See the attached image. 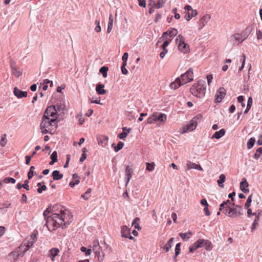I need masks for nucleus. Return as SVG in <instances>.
Segmentation results:
<instances>
[{
  "mask_svg": "<svg viewBox=\"0 0 262 262\" xmlns=\"http://www.w3.org/2000/svg\"><path fill=\"white\" fill-rule=\"evenodd\" d=\"M46 221V226L48 230L52 231L55 229L56 228L61 227L62 229L66 228L67 226L69 225L70 222H67L64 220V216L59 215L58 214L54 213L48 218L45 219Z\"/></svg>",
  "mask_w": 262,
  "mask_h": 262,
  "instance_id": "1",
  "label": "nucleus"
},
{
  "mask_svg": "<svg viewBox=\"0 0 262 262\" xmlns=\"http://www.w3.org/2000/svg\"><path fill=\"white\" fill-rule=\"evenodd\" d=\"M193 79V70L192 68H190L185 73L181 74L180 77H177L174 81L171 82L169 87L171 89L175 90L181 86L191 82Z\"/></svg>",
  "mask_w": 262,
  "mask_h": 262,
  "instance_id": "2",
  "label": "nucleus"
},
{
  "mask_svg": "<svg viewBox=\"0 0 262 262\" xmlns=\"http://www.w3.org/2000/svg\"><path fill=\"white\" fill-rule=\"evenodd\" d=\"M251 26H247L242 33H236L230 36L229 42L232 43L233 46H237L246 39L252 31Z\"/></svg>",
  "mask_w": 262,
  "mask_h": 262,
  "instance_id": "3",
  "label": "nucleus"
},
{
  "mask_svg": "<svg viewBox=\"0 0 262 262\" xmlns=\"http://www.w3.org/2000/svg\"><path fill=\"white\" fill-rule=\"evenodd\" d=\"M206 85L204 80L201 79L197 83H194L190 89L192 95L198 98L203 97L206 93Z\"/></svg>",
  "mask_w": 262,
  "mask_h": 262,
  "instance_id": "4",
  "label": "nucleus"
},
{
  "mask_svg": "<svg viewBox=\"0 0 262 262\" xmlns=\"http://www.w3.org/2000/svg\"><path fill=\"white\" fill-rule=\"evenodd\" d=\"M233 207L226 206V211L224 213L231 217H236L243 214V208L241 206L232 204Z\"/></svg>",
  "mask_w": 262,
  "mask_h": 262,
  "instance_id": "5",
  "label": "nucleus"
},
{
  "mask_svg": "<svg viewBox=\"0 0 262 262\" xmlns=\"http://www.w3.org/2000/svg\"><path fill=\"white\" fill-rule=\"evenodd\" d=\"M40 128H50L54 130L57 127V121L56 118H50L46 116H43L42 117V121L40 123Z\"/></svg>",
  "mask_w": 262,
  "mask_h": 262,
  "instance_id": "6",
  "label": "nucleus"
},
{
  "mask_svg": "<svg viewBox=\"0 0 262 262\" xmlns=\"http://www.w3.org/2000/svg\"><path fill=\"white\" fill-rule=\"evenodd\" d=\"M176 40L178 43L179 50L184 53H186L189 49V46L187 43H185L184 37L181 34H180Z\"/></svg>",
  "mask_w": 262,
  "mask_h": 262,
  "instance_id": "7",
  "label": "nucleus"
},
{
  "mask_svg": "<svg viewBox=\"0 0 262 262\" xmlns=\"http://www.w3.org/2000/svg\"><path fill=\"white\" fill-rule=\"evenodd\" d=\"M36 241V234L34 233L31 235L28 239L25 240L19 246H23L21 249L25 247V251H28L30 248L33 247Z\"/></svg>",
  "mask_w": 262,
  "mask_h": 262,
  "instance_id": "8",
  "label": "nucleus"
},
{
  "mask_svg": "<svg viewBox=\"0 0 262 262\" xmlns=\"http://www.w3.org/2000/svg\"><path fill=\"white\" fill-rule=\"evenodd\" d=\"M23 246H19L15 250L11 252L8 255V260L9 262H16L19 257L23 256V253H19V250Z\"/></svg>",
  "mask_w": 262,
  "mask_h": 262,
  "instance_id": "9",
  "label": "nucleus"
},
{
  "mask_svg": "<svg viewBox=\"0 0 262 262\" xmlns=\"http://www.w3.org/2000/svg\"><path fill=\"white\" fill-rule=\"evenodd\" d=\"M43 116L46 117H52L53 118H56L57 119L58 114L57 113V110L55 108V106H48L45 111Z\"/></svg>",
  "mask_w": 262,
  "mask_h": 262,
  "instance_id": "10",
  "label": "nucleus"
},
{
  "mask_svg": "<svg viewBox=\"0 0 262 262\" xmlns=\"http://www.w3.org/2000/svg\"><path fill=\"white\" fill-rule=\"evenodd\" d=\"M52 214L54 213H57L59 215L64 216V220H66V213L64 212V211L62 209V207H61V206L58 204H55L52 206Z\"/></svg>",
  "mask_w": 262,
  "mask_h": 262,
  "instance_id": "11",
  "label": "nucleus"
},
{
  "mask_svg": "<svg viewBox=\"0 0 262 262\" xmlns=\"http://www.w3.org/2000/svg\"><path fill=\"white\" fill-rule=\"evenodd\" d=\"M204 242V239H199L195 242H194L193 244L190 245L189 247V252L191 253L194 252L196 249L198 248H201L203 247V242Z\"/></svg>",
  "mask_w": 262,
  "mask_h": 262,
  "instance_id": "12",
  "label": "nucleus"
},
{
  "mask_svg": "<svg viewBox=\"0 0 262 262\" xmlns=\"http://www.w3.org/2000/svg\"><path fill=\"white\" fill-rule=\"evenodd\" d=\"M226 95V90L225 89L221 87L216 92L215 94V96L216 98H215L216 102H220L222 101V99L224 98Z\"/></svg>",
  "mask_w": 262,
  "mask_h": 262,
  "instance_id": "13",
  "label": "nucleus"
},
{
  "mask_svg": "<svg viewBox=\"0 0 262 262\" xmlns=\"http://www.w3.org/2000/svg\"><path fill=\"white\" fill-rule=\"evenodd\" d=\"M196 126V122L192 119L187 125L184 126L183 130L184 133L192 131L195 129Z\"/></svg>",
  "mask_w": 262,
  "mask_h": 262,
  "instance_id": "14",
  "label": "nucleus"
},
{
  "mask_svg": "<svg viewBox=\"0 0 262 262\" xmlns=\"http://www.w3.org/2000/svg\"><path fill=\"white\" fill-rule=\"evenodd\" d=\"M13 93L18 98L26 97L28 94L27 92L21 91L17 87L14 88Z\"/></svg>",
  "mask_w": 262,
  "mask_h": 262,
  "instance_id": "15",
  "label": "nucleus"
},
{
  "mask_svg": "<svg viewBox=\"0 0 262 262\" xmlns=\"http://www.w3.org/2000/svg\"><path fill=\"white\" fill-rule=\"evenodd\" d=\"M108 138L105 136H100L97 137L98 144L102 147H105L108 142Z\"/></svg>",
  "mask_w": 262,
  "mask_h": 262,
  "instance_id": "16",
  "label": "nucleus"
},
{
  "mask_svg": "<svg viewBox=\"0 0 262 262\" xmlns=\"http://www.w3.org/2000/svg\"><path fill=\"white\" fill-rule=\"evenodd\" d=\"M154 114L156 121H159L165 122L166 121L167 116L165 114L161 113H155Z\"/></svg>",
  "mask_w": 262,
  "mask_h": 262,
  "instance_id": "17",
  "label": "nucleus"
},
{
  "mask_svg": "<svg viewBox=\"0 0 262 262\" xmlns=\"http://www.w3.org/2000/svg\"><path fill=\"white\" fill-rule=\"evenodd\" d=\"M211 16L209 14H206L204 15L200 19V29H202L207 23V22L210 19Z\"/></svg>",
  "mask_w": 262,
  "mask_h": 262,
  "instance_id": "18",
  "label": "nucleus"
},
{
  "mask_svg": "<svg viewBox=\"0 0 262 262\" xmlns=\"http://www.w3.org/2000/svg\"><path fill=\"white\" fill-rule=\"evenodd\" d=\"M133 172V170L132 168H130L129 166H127L126 167L125 169V179H126V185H127L129 181H130V179L132 178V173Z\"/></svg>",
  "mask_w": 262,
  "mask_h": 262,
  "instance_id": "19",
  "label": "nucleus"
},
{
  "mask_svg": "<svg viewBox=\"0 0 262 262\" xmlns=\"http://www.w3.org/2000/svg\"><path fill=\"white\" fill-rule=\"evenodd\" d=\"M59 250L57 248L51 249L49 251V256L52 260H54V258L58 254Z\"/></svg>",
  "mask_w": 262,
  "mask_h": 262,
  "instance_id": "20",
  "label": "nucleus"
},
{
  "mask_svg": "<svg viewBox=\"0 0 262 262\" xmlns=\"http://www.w3.org/2000/svg\"><path fill=\"white\" fill-rule=\"evenodd\" d=\"M104 85L101 83H98L96 87V91L99 95H105L106 93V90L104 89Z\"/></svg>",
  "mask_w": 262,
  "mask_h": 262,
  "instance_id": "21",
  "label": "nucleus"
},
{
  "mask_svg": "<svg viewBox=\"0 0 262 262\" xmlns=\"http://www.w3.org/2000/svg\"><path fill=\"white\" fill-rule=\"evenodd\" d=\"M187 169H197V170H203L202 167L200 165L196 164L194 163H192L190 161H188L187 162Z\"/></svg>",
  "mask_w": 262,
  "mask_h": 262,
  "instance_id": "22",
  "label": "nucleus"
},
{
  "mask_svg": "<svg viewBox=\"0 0 262 262\" xmlns=\"http://www.w3.org/2000/svg\"><path fill=\"white\" fill-rule=\"evenodd\" d=\"M52 176L54 181L60 180L63 177V174L61 173L60 171L57 170H54L52 173Z\"/></svg>",
  "mask_w": 262,
  "mask_h": 262,
  "instance_id": "23",
  "label": "nucleus"
},
{
  "mask_svg": "<svg viewBox=\"0 0 262 262\" xmlns=\"http://www.w3.org/2000/svg\"><path fill=\"white\" fill-rule=\"evenodd\" d=\"M233 203H232L229 200H227L226 201H224L220 205V210L222 211L223 212L226 211V206H232Z\"/></svg>",
  "mask_w": 262,
  "mask_h": 262,
  "instance_id": "24",
  "label": "nucleus"
},
{
  "mask_svg": "<svg viewBox=\"0 0 262 262\" xmlns=\"http://www.w3.org/2000/svg\"><path fill=\"white\" fill-rule=\"evenodd\" d=\"M225 134V130L224 129L222 128L220 129L219 131L216 132L212 136L211 139L215 138L216 139H220L222 137H223Z\"/></svg>",
  "mask_w": 262,
  "mask_h": 262,
  "instance_id": "25",
  "label": "nucleus"
},
{
  "mask_svg": "<svg viewBox=\"0 0 262 262\" xmlns=\"http://www.w3.org/2000/svg\"><path fill=\"white\" fill-rule=\"evenodd\" d=\"M198 15V12L196 10H192L190 13L187 12L185 14V18L187 20H190L192 17L196 16Z\"/></svg>",
  "mask_w": 262,
  "mask_h": 262,
  "instance_id": "26",
  "label": "nucleus"
},
{
  "mask_svg": "<svg viewBox=\"0 0 262 262\" xmlns=\"http://www.w3.org/2000/svg\"><path fill=\"white\" fill-rule=\"evenodd\" d=\"M226 180V176L224 174H221L219 177V179L217 181L218 185L221 187L224 188V185L223 183L225 182Z\"/></svg>",
  "mask_w": 262,
  "mask_h": 262,
  "instance_id": "27",
  "label": "nucleus"
},
{
  "mask_svg": "<svg viewBox=\"0 0 262 262\" xmlns=\"http://www.w3.org/2000/svg\"><path fill=\"white\" fill-rule=\"evenodd\" d=\"M203 247L207 251H210L212 249V244L211 242L207 239H204L203 242Z\"/></svg>",
  "mask_w": 262,
  "mask_h": 262,
  "instance_id": "28",
  "label": "nucleus"
},
{
  "mask_svg": "<svg viewBox=\"0 0 262 262\" xmlns=\"http://www.w3.org/2000/svg\"><path fill=\"white\" fill-rule=\"evenodd\" d=\"M192 235V233L191 232H188L187 233H180L179 236L182 238L183 241H187Z\"/></svg>",
  "mask_w": 262,
  "mask_h": 262,
  "instance_id": "29",
  "label": "nucleus"
},
{
  "mask_svg": "<svg viewBox=\"0 0 262 262\" xmlns=\"http://www.w3.org/2000/svg\"><path fill=\"white\" fill-rule=\"evenodd\" d=\"M113 24V15L112 14H111L109 16L108 23L107 28V32L108 33H110L112 30Z\"/></svg>",
  "mask_w": 262,
  "mask_h": 262,
  "instance_id": "30",
  "label": "nucleus"
},
{
  "mask_svg": "<svg viewBox=\"0 0 262 262\" xmlns=\"http://www.w3.org/2000/svg\"><path fill=\"white\" fill-rule=\"evenodd\" d=\"M121 232L122 236L125 238L128 237V235L130 234L129 229L125 226L121 228Z\"/></svg>",
  "mask_w": 262,
  "mask_h": 262,
  "instance_id": "31",
  "label": "nucleus"
},
{
  "mask_svg": "<svg viewBox=\"0 0 262 262\" xmlns=\"http://www.w3.org/2000/svg\"><path fill=\"white\" fill-rule=\"evenodd\" d=\"M95 253V256L98 257V260L99 262H101L103 259V257L104 256V254L102 251L101 252L100 251V250H98L97 251L95 250V252H94Z\"/></svg>",
  "mask_w": 262,
  "mask_h": 262,
  "instance_id": "32",
  "label": "nucleus"
},
{
  "mask_svg": "<svg viewBox=\"0 0 262 262\" xmlns=\"http://www.w3.org/2000/svg\"><path fill=\"white\" fill-rule=\"evenodd\" d=\"M174 238H170L168 242L164 246V249L165 250V252H168L169 251V249L171 248V244L173 242Z\"/></svg>",
  "mask_w": 262,
  "mask_h": 262,
  "instance_id": "33",
  "label": "nucleus"
},
{
  "mask_svg": "<svg viewBox=\"0 0 262 262\" xmlns=\"http://www.w3.org/2000/svg\"><path fill=\"white\" fill-rule=\"evenodd\" d=\"M166 32H168L169 38H171V40L178 33L177 30L174 28H171L170 29L168 30Z\"/></svg>",
  "mask_w": 262,
  "mask_h": 262,
  "instance_id": "34",
  "label": "nucleus"
},
{
  "mask_svg": "<svg viewBox=\"0 0 262 262\" xmlns=\"http://www.w3.org/2000/svg\"><path fill=\"white\" fill-rule=\"evenodd\" d=\"M167 39H169V36L168 35V32H164L162 36L159 38L157 44L158 43L161 42L162 41L166 40Z\"/></svg>",
  "mask_w": 262,
  "mask_h": 262,
  "instance_id": "35",
  "label": "nucleus"
},
{
  "mask_svg": "<svg viewBox=\"0 0 262 262\" xmlns=\"http://www.w3.org/2000/svg\"><path fill=\"white\" fill-rule=\"evenodd\" d=\"M35 168L34 166H32L30 167L29 171L28 173V178L29 180L32 179L34 175H36V173L34 172Z\"/></svg>",
  "mask_w": 262,
  "mask_h": 262,
  "instance_id": "36",
  "label": "nucleus"
},
{
  "mask_svg": "<svg viewBox=\"0 0 262 262\" xmlns=\"http://www.w3.org/2000/svg\"><path fill=\"white\" fill-rule=\"evenodd\" d=\"M255 142V139L254 138L252 137V138H251L248 143H247V148L248 149H251L254 145V143Z\"/></svg>",
  "mask_w": 262,
  "mask_h": 262,
  "instance_id": "37",
  "label": "nucleus"
},
{
  "mask_svg": "<svg viewBox=\"0 0 262 262\" xmlns=\"http://www.w3.org/2000/svg\"><path fill=\"white\" fill-rule=\"evenodd\" d=\"M112 146H114L115 151L116 152H118L123 148L124 146V143L121 141H119L117 146H115V144H113Z\"/></svg>",
  "mask_w": 262,
  "mask_h": 262,
  "instance_id": "38",
  "label": "nucleus"
},
{
  "mask_svg": "<svg viewBox=\"0 0 262 262\" xmlns=\"http://www.w3.org/2000/svg\"><path fill=\"white\" fill-rule=\"evenodd\" d=\"M12 74L16 77H18L22 74L23 71L16 68L12 70Z\"/></svg>",
  "mask_w": 262,
  "mask_h": 262,
  "instance_id": "39",
  "label": "nucleus"
},
{
  "mask_svg": "<svg viewBox=\"0 0 262 262\" xmlns=\"http://www.w3.org/2000/svg\"><path fill=\"white\" fill-rule=\"evenodd\" d=\"M108 68L105 66H103L99 69V72L102 73L103 77L106 78L107 76V72L108 71Z\"/></svg>",
  "mask_w": 262,
  "mask_h": 262,
  "instance_id": "40",
  "label": "nucleus"
},
{
  "mask_svg": "<svg viewBox=\"0 0 262 262\" xmlns=\"http://www.w3.org/2000/svg\"><path fill=\"white\" fill-rule=\"evenodd\" d=\"M93 251L95 252L96 251H97L98 250H100L101 248V247L99 245V242L98 240H95L93 243Z\"/></svg>",
  "mask_w": 262,
  "mask_h": 262,
  "instance_id": "41",
  "label": "nucleus"
},
{
  "mask_svg": "<svg viewBox=\"0 0 262 262\" xmlns=\"http://www.w3.org/2000/svg\"><path fill=\"white\" fill-rule=\"evenodd\" d=\"M260 156H262V147H259L256 149L254 156V158L256 160H257L259 158Z\"/></svg>",
  "mask_w": 262,
  "mask_h": 262,
  "instance_id": "42",
  "label": "nucleus"
},
{
  "mask_svg": "<svg viewBox=\"0 0 262 262\" xmlns=\"http://www.w3.org/2000/svg\"><path fill=\"white\" fill-rule=\"evenodd\" d=\"M52 206L51 205L49 206L46 210L44 211L43 215L44 216L45 219L48 218V214L51 212L52 213Z\"/></svg>",
  "mask_w": 262,
  "mask_h": 262,
  "instance_id": "43",
  "label": "nucleus"
},
{
  "mask_svg": "<svg viewBox=\"0 0 262 262\" xmlns=\"http://www.w3.org/2000/svg\"><path fill=\"white\" fill-rule=\"evenodd\" d=\"M252 194L250 195L246 201V202L245 204V208L246 209H248L251 206V203L252 202Z\"/></svg>",
  "mask_w": 262,
  "mask_h": 262,
  "instance_id": "44",
  "label": "nucleus"
},
{
  "mask_svg": "<svg viewBox=\"0 0 262 262\" xmlns=\"http://www.w3.org/2000/svg\"><path fill=\"white\" fill-rule=\"evenodd\" d=\"M259 217L258 215H256V216L255 217V219H254L253 223L252 224V227H251L252 231H253L255 229L256 225V224H257L258 222L259 221Z\"/></svg>",
  "mask_w": 262,
  "mask_h": 262,
  "instance_id": "45",
  "label": "nucleus"
},
{
  "mask_svg": "<svg viewBox=\"0 0 262 262\" xmlns=\"http://www.w3.org/2000/svg\"><path fill=\"white\" fill-rule=\"evenodd\" d=\"M249 184L247 180L245 178H243L242 182L240 183V189L243 188V187L247 188Z\"/></svg>",
  "mask_w": 262,
  "mask_h": 262,
  "instance_id": "46",
  "label": "nucleus"
},
{
  "mask_svg": "<svg viewBox=\"0 0 262 262\" xmlns=\"http://www.w3.org/2000/svg\"><path fill=\"white\" fill-rule=\"evenodd\" d=\"M155 164L154 162L151 163H146V169L149 171H152L155 169Z\"/></svg>",
  "mask_w": 262,
  "mask_h": 262,
  "instance_id": "47",
  "label": "nucleus"
},
{
  "mask_svg": "<svg viewBox=\"0 0 262 262\" xmlns=\"http://www.w3.org/2000/svg\"><path fill=\"white\" fill-rule=\"evenodd\" d=\"M91 191L92 189L91 188H89L84 194H82L81 197L85 200H88L89 198L90 194Z\"/></svg>",
  "mask_w": 262,
  "mask_h": 262,
  "instance_id": "48",
  "label": "nucleus"
},
{
  "mask_svg": "<svg viewBox=\"0 0 262 262\" xmlns=\"http://www.w3.org/2000/svg\"><path fill=\"white\" fill-rule=\"evenodd\" d=\"M3 182L5 183H12V184H14L15 182H16V180L15 179H14V178H9V177H8V178H5L4 180H3Z\"/></svg>",
  "mask_w": 262,
  "mask_h": 262,
  "instance_id": "49",
  "label": "nucleus"
},
{
  "mask_svg": "<svg viewBox=\"0 0 262 262\" xmlns=\"http://www.w3.org/2000/svg\"><path fill=\"white\" fill-rule=\"evenodd\" d=\"M139 221H140V219L138 217H136L135 219H134V220L133 222V223H132L133 225H134L135 228L136 229H137L138 230H139L140 229H141V228L139 226V223H138Z\"/></svg>",
  "mask_w": 262,
  "mask_h": 262,
  "instance_id": "50",
  "label": "nucleus"
},
{
  "mask_svg": "<svg viewBox=\"0 0 262 262\" xmlns=\"http://www.w3.org/2000/svg\"><path fill=\"white\" fill-rule=\"evenodd\" d=\"M95 24L96 25L94 30L96 32H100L101 30V27L100 26V21L99 20H95Z\"/></svg>",
  "mask_w": 262,
  "mask_h": 262,
  "instance_id": "51",
  "label": "nucleus"
},
{
  "mask_svg": "<svg viewBox=\"0 0 262 262\" xmlns=\"http://www.w3.org/2000/svg\"><path fill=\"white\" fill-rule=\"evenodd\" d=\"M181 243H178L175 247V254L176 256H178L180 253V247H181Z\"/></svg>",
  "mask_w": 262,
  "mask_h": 262,
  "instance_id": "52",
  "label": "nucleus"
},
{
  "mask_svg": "<svg viewBox=\"0 0 262 262\" xmlns=\"http://www.w3.org/2000/svg\"><path fill=\"white\" fill-rule=\"evenodd\" d=\"M80 250L82 252H85L86 255H89L91 252V249H87L86 247L83 246L81 247Z\"/></svg>",
  "mask_w": 262,
  "mask_h": 262,
  "instance_id": "53",
  "label": "nucleus"
},
{
  "mask_svg": "<svg viewBox=\"0 0 262 262\" xmlns=\"http://www.w3.org/2000/svg\"><path fill=\"white\" fill-rule=\"evenodd\" d=\"M126 64H127L126 63H122V64L121 67V72L123 75L127 74V73L128 72L127 70L125 68V66H126Z\"/></svg>",
  "mask_w": 262,
  "mask_h": 262,
  "instance_id": "54",
  "label": "nucleus"
},
{
  "mask_svg": "<svg viewBox=\"0 0 262 262\" xmlns=\"http://www.w3.org/2000/svg\"><path fill=\"white\" fill-rule=\"evenodd\" d=\"M165 2L163 0H159L156 4V8L159 9L163 6Z\"/></svg>",
  "mask_w": 262,
  "mask_h": 262,
  "instance_id": "55",
  "label": "nucleus"
},
{
  "mask_svg": "<svg viewBox=\"0 0 262 262\" xmlns=\"http://www.w3.org/2000/svg\"><path fill=\"white\" fill-rule=\"evenodd\" d=\"M6 135H4L2 137L1 139L0 140V144L2 146L4 147L6 144Z\"/></svg>",
  "mask_w": 262,
  "mask_h": 262,
  "instance_id": "56",
  "label": "nucleus"
},
{
  "mask_svg": "<svg viewBox=\"0 0 262 262\" xmlns=\"http://www.w3.org/2000/svg\"><path fill=\"white\" fill-rule=\"evenodd\" d=\"M156 121L154 114H153L151 116H150L147 119V123L148 124H153Z\"/></svg>",
  "mask_w": 262,
  "mask_h": 262,
  "instance_id": "57",
  "label": "nucleus"
},
{
  "mask_svg": "<svg viewBox=\"0 0 262 262\" xmlns=\"http://www.w3.org/2000/svg\"><path fill=\"white\" fill-rule=\"evenodd\" d=\"M237 101L239 103H241L242 107H244L245 106V103L244 102V98L243 96H242V95L239 96L237 97Z\"/></svg>",
  "mask_w": 262,
  "mask_h": 262,
  "instance_id": "58",
  "label": "nucleus"
},
{
  "mask_svg": "<svg viewBox=\"0 0 262 262\" xmlns=\"http://www.w3.org/2000/svg\"><path fill=\"white\" fill-rule=\"evenodd\" d=\"M42 130V133L44 134H52V129L48 128H43V129H41Z\"/></svg>",
  "mask_w": 262,
  "mask_h": 262,
  "instance_id": "59",
  "label": "nucleus"
},
{
  "mask_svg": "<svg viewBox=\"0 0 262 262\" xmlns=\"http://www.w3.org/2000/svg\"><path fill=\"white\" fill-rule=\"evenodd\" d=\"M51 106H55V108L57 110V113L63 109V106L61 104L57 103L56 105H51Z\"/></svg>",
  "mask_w": 262,
  "mask_h": 262,
  "instance_id": "60",
  "label": "nucleus"
},
{
  "mask_svg": "<svg viewBox=\"0 0 262 262\" xmlns=\"http://www.w3.org/2000/svg\"><path fill=\"white\" fill-rule=\"evenodd\" d=\"M47 189V187L46 185H43L42 186H41V187H38L37 188V192L38 193H41L43 191H45Z\"/></svg>",
  "mask_w": 262,
  "mask_h": 262,
  "instance_id": "61",
  "label": "nucleus"
},
{
  "mask_svg": "<svg viewBox=\"0 0 262 262\" xmlns=\"http://www.w3.org/2000/svg\"><path fill=\"white\" fill-rule=\"evenodd\" d=\"M51 160H54L55 161H57V152L56 151H54L52 152V155L50 157Z\"/></svg>",
  "mask_w": 262,
  "mask_h": 262,
  "instance_id": "62",
  "label": "nucleus"
},
{
  "mask_svg": "<svg viewBox=\"0 0 262 262\" xmlns=\"http://www.w3.org/2000/svg\"><path fill=\"white\" fill-rule=\"evenodd\" d=\"M29 183V179L28 180H26L24 181V184H23V188L24 189H26L27 190H29V186L28 185Z\"/></svg>",
  "mask_w": 262,
  "mask_h": 262,
  "instance_id": "63",
  "label": "nucleus"
},
{
  "mask_svg": "<svg viewBox=\"0 0 262 262\" xmlns=\"http://www.w3.org/2000/svg\"><path fill=\"white\" fill-rule=\"evenodd\" d=\"M127 135V133L125 132H122V133H121L120 134H119L118 135V137L120 139H122L124 138H125Z\"/></svg>",
  "mask_w": 262,
  "mask_h": 262,
  "instance_id": "64",
  "label": "nucleus"
}]
</instances>
